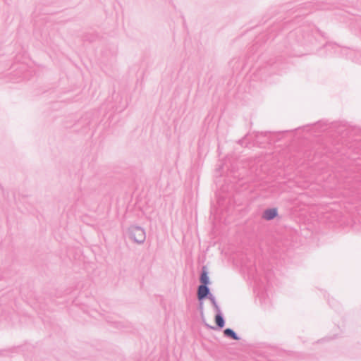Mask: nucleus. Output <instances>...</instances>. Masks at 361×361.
Returning <instances> with one entry per match:
<instances>
[{
	"instance_id": "1",
	"label": "nucleus",
	"mask_w": 361,
	"mask_h": 361,
	"mask_svg": "<svg viewBox=\"0 0 361 361\" xmlns=\"http://www.w3.org/2000/svg\"><path fill=\"white\" fill-rule=\"evenodd\" d=\"M279 216V209L276 207L267 208L262 213L261 218L262 220L269 221Z\"/></svg>"
},
{
	"instance_id": "2",
	"label": "nucleus",
	"mask_w": 361,
	"mask_h": 361,
	"mask_svg": "<svg viewBox=\"0 0 361 361\" xmlns=\"http://www.w3.org/2000/svg\"><path fill=\"white\" fill-rule=\"evenodd\" d=\"M132 235L134 240L137 243L143 242L145 238L144 231L140 228H134L132 231Z\"/></svg>"
},
{
	"instance_id": "3",
	"label": "nucleus",
	"mask_w": 361,
	"mask_h": 361,
	"mask_svg": "<svg viewBox=\"0 0 361 361\" xmlns=\"http://www.w3.org/2000/svg\"><path fill=\"white\" fill-rule=\"evenodd\" d=\"M209 293V289L206 285L200 286L197 291V297L199 300H202Z\"/></svg>"
},
{
	"instance_id": "4",
	"label": "nucleus",
	"mask_w": 361,
	"mask_h": 361,
	"mask_svg": "<svg viewBox=\"0 0 361 361\" xmlns=\"http://www.w3.org/2000/svg\"><path fill=\"white\" fill-rule=\"evenodd\" d=\"M215 322L218 327L223 328L224 326V320L220 314L217 313L215 315Z\"/></svg>"
},
{
	"instance_id": "5",
	"label": "nucleus",
	"mask_w": 361,
	"mask_h": 361,
	"mask_svg": "<svg viewBox=\"0 0 361 361\" xmlns=\"http://www.w3.org/2000/svg\"><path fill=\"white\" fill-rule=\"evenodd\" d=\"M224 334L227 336H230L232 338L235 339V340H238L239 338L236 336V334H235V332L232 330V329H226L224 330Z\"/></svg>"
},
{
	"instance_id": "6",
	"label": "nucleus",
	"mask_w": 361,
	"mask_h": 361,
	"mask_svg": "<svg viewBox=\"0 0 361 361\" xmlns=\"http://www.w3.org/2000/svg\"><path fill=\"white\" fill-rule=\"evenodd\" d=\"M200 281H201L202 285H207L209 283V278H208L206 272H203L202 274Z\"/></svg>"
},
{
	"instance_id": "7",
	"label": "nucleus",
	"mask_w": 361,
	"mask_h": 361,
	"mask_svg": "<svg viewBox=\"0 0 361 361\" xmlns=\"http://www.w3.org/2000/svg\"><path fill=\"white\" fill-rule=\"evenodd\" d=\"M203 319L204 321V323L207 324V326H209L210 328H213L209 323V319H208L207 317H203Z\"/></svg>"
}]
</instances>
